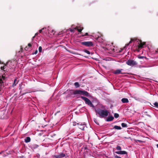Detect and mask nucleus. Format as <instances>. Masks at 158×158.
Here are the masks:
<instances>
[{
  "label": "nucleus",
  "mask_w": 158,
  "mask_h": 158,
  "mask_svg": "<svg viewBox=\"0 0 158 158\" xmlns=\"http://www.w3.org/2000/svg\"><path fill=\"white\" fill-rule=\"evenodd\" d=\"M95 112L99 115L101 118H104L107 117L109 113V112L107 110H103L99 108H95Z\"/></svg>",
  "instance_id": "f03ea898"
},
{
  "label": "nucleus",
  "mask_w": 158,
  "mask_h": 158,
  "mask_svg": "<svg viewBox=\"0 0 158 158\" xmlns=\"http://www.w3.org/2000/svg\"><path fill=\"white\" fill-rule=\"evenodd\" d=\"M35 35H34V36H33L32 37V39H34L35 37Z\"/></svg>",
  "instance_id": "c03bdc74"
},
{
  "label": "nucleus",
  "mask_w": 158,
  "mask_h": 158,
  "mask_svg": "<svg viewBox=\"0 0 158 158\" xmlns=\"http://www.w3.org/2000/svg\"><path fill=\"white\" fill-rule=\"evenodd\" d=\"M18 81L16 79H15L14 80V82L12 85L13 87H14L16 85L18 84Z\"/></svg>",
  "instance_id": "a211bd4d"
},
{
  "label": "nucleus",
  "mask_w": 158,
  "mask_h": 158,
  "mask_svg": "<svg viewBox=\"0 0 158 158\" xmlns=\"http://www.w3.org/2000/svg\"><path fill=\"white\" fill-rule=\"evenodd\" d=\"M156 52H158V49H157V50H156L155 51Z\"/></svg>",
  "instance_id": "79ce46f5"
},
{
  "label": "nucleus",
  "mask_w": 158,
  "mask_h": 158,
  "mask_svg": "<svg viewBox=\"0 0 158 158\" xmlns=\"http://www.w3.org/2000/svg\"><path fill=\"white\" fill-rule=\"evenodd\" d=\"M154 105H151L152 106H154L156 108H158V103L156 102L153 103Z\"/></svg>",
  "instance_id": "aec40b11"
},
{
  "label": "nucleus",
  "mask_w": 158,
  "mask_h": 158,
  "mask_svg": "<svg viewBox=\"0 0 158 158\" xmlns=\"http://www.w3.org/2000/svg\"><path fill=\"white\" fill-rule=\"evenodd\" d=\"M65 156V154L63 153H61L57 155H54L52 156V157L55 158H63Z\"/></svg>",
  "instance_id": "6e6552de"
},
{
  "label": "nucleus",
  "mask_w": 158,
  "mask_h": 158,
  "mask_svg": "<svg viewBox=\"0 0 158 158\" xmlns=\"http://www.w3.org/2000/svg\"><path fill=\"white\" fill-rule=\"evenodd\" d=\"M54 32L53 34H54V32H55L54 31H52V32Z\"/></svg>",
  "instance_id": "49530a36"
},
{
  "label": "nucleus",
  "mask_w": 158,
  "mask_h": 158,
  "mask_svg": "<svg viewBox=\"0 0 158 158\" xmlns=\"http://www.w3.org/2000/svg\"><path fill=\"white\" fill-rule=\"evenodd\" d=\"M140 142V143L143 142V141L142 140H135V142Z\"/></svg>",
  "instance_id": "7c9ffc66"
},
{
  "label": "nucleus",
  "mask_w": 158,
  "mask_h": 158,
  "mask_svg": "<svg viewBox=\"0 0 158 158\" xmlns=\"http://www.w3.org/2000/svg\"><path fill=\"white\" fill-rule=\"evenodd\" d=\"M83 29V28L82 27L81 28V29H77V31L79 32H81V33H82L81 32V31H82V30Z\"/></svg>",
  "instance_id": "bb28decb"
},
{
  "label": "nucleus",
  "mask_w": 158,
  "mask_h": 158,
  "mask_svg": "<svg viewBox=\"0 0 158 158\" xmlns=\"http://www.w3.org/2000/svg\"><path fill=\"white\" fill-rule=\"evenodd\" d=\"M79 27L78 26H77L76 27L74 28V30H77V29H78Z\"/></svg>",
  "instance_id": "f704fd0d"
},
{
  "label": "nucleus",
  "mask_w": 158,
  "mask_h": 158,
  "mask_svg": "<svg viewBox=\"0 0 158 158\" xmlns=\"http://www.w3.org/2000/svg\"><path fill=\"white\" fill-rule=\"evenodd\" d=\"M44 29V28L42 29L39 30V32L41 33L42 32V30Z\"/></svg>",
  "instance_id": "c9c22d12"
},
{
  "label": "nucleus",
  "mask_w": 158,
  "mask_h": 158,
  "mask_svg": "<svg viewBox=\"0 0 158 158\" xmlns=\"http://www.w3.org/2000/svg\"><path fill=\"white\" fill-rule=\"evenodd\" d=\"M114 116L115 118H117L119 117V115L117 113H115L114 114Z\"/></svg>",
  "instance_id": "393cba45"
},
{
  "label": "nucleus",
  "mask_w": 158,
  "mask_h": 158,
  "mask_svg": "<svg viewBox=\"0 0 158 158\" xmlns=\"http://www.w3.org/2000/svg\"><path fill=\"white\" fill-rule=\"evenodd\" d=\"M156 146L157 148H158V144L156 145Z\"/></svg>",
  "instance_id": "a18cd8bd"
},
{
  "label": "nucleus",
  "mask_w": 158,
  "mask_h": 158,
  "mask_svg": "<svg viewBox=\"0 0 158 158\" xmlns=\"http://www.w3.org/2000/svg\"><path fill=\"white\" fill-rule=\"evenodd\" d=\"M138 58L140 59H143V58H146V57H144V56H138Z\"/></svg>",
  "instance_id": "c756f323"
},
{
  "label": "nucleus",
  "mask_w": 158,
  "mask_h": 158,
  "mask_svg": "<svg viewBox=\"0 0 158 158\" xmlns=\"http://www.w3.org/2000/svg\"><path fill=\"white\" fill-rule=\"evenodd\" d=\"M84 51L85 52L87 53L88 54H90V53H91L92 54H93V53H90V52L89 51L87 50H84Z\"/></svg>",
  "instance_id": "b1692460"
},
{
  "label": "nucleus",
  "mask_w": 158,
  "mask_h": 158,
  "mask_svg": "<svg viewBox=\"0 0 158 158\" xmlns=\"http://www.w3.org/2000/svg\"><path fill=\"white\" fill-rule=\"evenodd\" d=\"M136 40V39H135V38H134V39H131V40L129 42V44H126V46H128L129 45V44H131L132 41H135Z\"/></svg>",
  "instance_id": "6ab92c4d"
},
{
  "label": "nucleus",
  "mask_w": 158,
  "mask_h": 158,
  "mask_svg": "<svg viewBox=\"0 0 158 158\" xmlns=\"http://www.w3.org/2000/svg\"><path fill=\"white\" fill-rule=\"evenodd\" d=\"M140 43L137 47V49L138 50V51H139V50L143 47V45H145L146 44L145 42H142L141 40L140 41Z\"/></svg>",
  "instance_id": "1a4fd4ad"
},
{
  "label": "nucleus",
  "mask_w": 158,
  "mask_h": 158,
  "mask_svg": "<svg viewBox=\"0 0 158 158\" xmlns=\"http://www.w3.org/2000/svg\"><path fill=\"white\" fill-rule=\"evenodd\" d=\"M2 111H0V119H1V118H2Z\"/></svg>",
  "instance_id": "cd10ccee"
},
{
  "label": "nucleus",
  "mask_w": 158,
  "mask_h": 158,
  "mask_svg": "<svg viewBox=\"0 0 158 158\" xmlns=\"http://www.w3.org/2000/svg\"><path fill=\"white\" fill-rule=\"evenodd\" d=\"M114 119V117L111 116H109L106 119V121L107 122L111 121L113 120Z\"/></svg>",
  "instance_id": "4468645a"
},
{
  "label": "nucleus",
  "mask_w": 158,
  "mask_h": 158,
  "mask_svg": "<svg viewBox=\"0 0 158 158\" xmlns=\"http://www.w3.org/2000/svg\"><path fill=\"white\" fill-rule=\"evenodd\" d=\"M88 35V33H85V34H84V35H81V36L82 37H84V36H86V35Z\"/></svg>",
  "instance_id": "2f4dec72"
},
{
  "label": "nucleus",
  "mask_w": 158,
  "mask_h": 158,
  "mask_svg": "<svg viewBox=\"0 0 158 158\" xmlns=\"http://www.w3.org/2000/svg\"><path fill=\"white\" fill-rule=\"evenodd\" d=\"M147 115L148 116V117H151V116L150 115H148V114H147Z\"/></svg>",
  "instance_id": "37998d69"
},
{
  "label": "nucleus",
  "mask_w": 158,
  "mask_h": 158,
  "mask_svg": "<svg viewBox=\"0 0 158 158\" xmlns=\"http://www.w3.org/2000/svg\"><path fill=\"white\" fill-rule=\"evenodd\" d=\"M156 82H158V81H156Z\"/></svg>",
  "instance_id": "de8ad7c7"
},
{
  "label": "nucleus",
  "mask_w": 158,
  "mask_h": 158,
  "mask_svg": "<svg viewBox=\"0 0 158 158\" xmlns=\"http://www.w3.org/2000/svg\"><path fill=\"white\" fill-rule=\"evenodd\" d=\"M38 53V50H36L34 52L32 53V55L34 54H36Z\"/></svg>",
  "instance_id": "473e14b6"
},
{
  "label": "nucleus",
  "mask_w": 158,
  "mask_h": 158,
  "mask_svg": "<svg viewBox=\"0 0 158 158\" xmlns=\"http://www.w3.org/2000/svg\"><path fill=\"white\" fill-rule=\"evenodd\" d=\"M121 126L123 127H127V124L125 123H122Z\"/></svg>",
  "instance_id": "4be33fe9"
},
{
  "label": "nucleus",
  "mask_w": 158,
  "mask_h": 158,
  "mask_svg": "<svg viewBox=\"0 0 158 158\" xmlns=\"http://www.w3.org/2000/svg\"><path fill=\"white\" fill-rule=\"evenodd\" d=\"M116 148L118 150H121V147L118 145H117V146Z\"/></svg>",
  "instance_id": "a878e982"
},
{
  "label": "nucleus",
  "mask_w": 158,
  "mask_h": 158,
  "mask_svg": "<svg viewBox=\"0 0 158 158\" xmlns=\"http://www.w3.org/2000/svg\"><path fill=\"white\" fill-rule=\"evenodd\" d=\"M115 158H121V157L118 156H115Z\"/></svg>",
  "instance_id": "e433bc0d"
},
{
  "label": "nucleus",
  "mask_w": 158,
  "mask_h": 158,
  "mask_svg": "<svg viewBox=\"0 0 158 158\" xmlns=\"http://www.w3.org/2000/svg\"><path fill=\"white\" fill-rule=\"evenodd\" d=\"M123 70V69H117L115 71H114L113 73L115 74H126V73H125L122 72V71Z\"/></svg>",
  "instance_id": "9b49d317"
},
{
  "label": "nucleus",
  "mask_w": 158,
  "mask_h": 158,
  "mask_svg": "<svg viewBox=\"0 0 158 158\" xmlns=\"http://www.w3.org/2000/svg\"><path fill=\"white\" fill-rule=\"evenodd\" d=\"M38 34V33H36L35 34V36L36 35H37Z\"/></svg>",
  "instance_id": "ea45409f"
},
{
  "label": "nucleus",
  "mask_w": 158,
  "mask_h": 158,
  "mask_svg": "<svg viewBox=\"0 0 158 158\" xmlns=\"http://www.w3.org/2000/svg\"><path fill=\"white\" fill-rule=\"evenodd\" d=\"M115 153L118 154H127V153L125 151H119L115 152Z\"/></svg>",
  "instance_id": "ddd939ff"
},
{
  "label": "nucleus",
  "mask_w": 158,
  "mask_h": 158,
  "mask_svg": "<svg viewBox=\"0 0 158 158\" xmlns=\"http://www.w3.org/2000/svg\"><path fill=\"white\" fill-rule=\"evenodd\" d=\"M77 90H70L69 91V95L70 97H73V95L77 94L76 92H77Z\"/></svg>",
  "instance_id": "9d476101"
},
{
  "label": "nucleus",
  "mask_w": 158,
  "mask_h": 158,
  "mask_svg": "<svg viewBox=\"0 0 158 158\" xmlns=\"http://www.w3.org/2000/svg\"><path fill=\"white\" fill-rule=\"evenodd\" d=\"M8 77V76L6 72H2L0 74V91H1L2 89L7 85L6 81Z\"/></svg>",
  "instance_id": "f257e3e1"
},
{
  "label": "nucleus",
  "mask_w": 158,
  "mask_h": 158,
  "mask_svg": "<svg viewBox=\"0 0 158 158\" xmlns=\"http://www.w3.org/2000/svg\"><path fill=\"white\" fill-rule=\"evenodd\" d=\"M76 93L77 94L84 95L86 96H88L89 95V94L87 92L84 90H77Z\"/></svg>",
  "instance_id": "39448f33"
},
{
  "label": "nucleus",
  "mask_w": 158,
  "mask_h": 158,
  "mask_svg": "<svg viewBox=\"0 0 158 158\" xmlns=\"http://www.w3.org/2000/svg\"><path fill=\"white\" fill-rule=\"evenodd\" d=\"M81 98L85 101L86 104H87L91 107L93 108L95 107L91 101L88 98L82 96L81 97Z\"/></svg>",
  "instance_id": "7ed1b4c3"
},
{
  "label": "nucleus",
  "mask_w": 158,
  "mask_h": 158,
  "mask_svg": "<svg viewBox=\"0 0 158 158\" xmlns=\"http://www.w3.org/2000/svg\"><path fill=\"white\" fill-rule=\"evenodd\" d=\"M9 62H7L6 64H4V66L1 67V69L2 70V72H7L9 71V69L7 68V67L8 65Z\"/></svg>",
  "instance_id": "423d86ee"
},
{
  "label": "nucleus",
  "mask_w": 158,
  "mask_h": 158,
  "mask_svg": "<svg viewBox=\"0 0 158 158\" xmlns=\"http://www.w3.org/2000/svg\"><path fill=\"white\" fill-rule=\"evenodd\" d=\"M77 124V123L76 122H75L73 123V126H76Z\"/></svg>",
  "instance_id": "4c0bfd02"
},
{
  "label": "nucleus",
  "mask_w": 158,
  "mask_h": 158,
  "mask_svg": "<svg viewBox=\"0 0 158 158\" xmlns=\"http://www.w3.org/2000/svg\"><path fill=\"white\" fill-rule=\"evenodd\" d=\"M74 85L76 88H78L80 86V84L78 82H76L74 83Z\"/></svg>",
  "instance_id": "412c9836"
},
{
  "label": "nucleus",
  "mask_w": 158,
  "mask_h": 158,
  "mask_svg": "<svg viewBox=\"0 0 158 158\" xmlns=\"http://www.w3.org/2000/svg\"><path fill=\"white\" fill-rule=\"evenodd\" d=\"M126 64L129 66H133L136 65L137 63L133 60H129L126 62Z\"/></svg>",
  "instance_id": "0eeeda50"
},
{
  "label": "nucleus",
  "mask_w": 158,
  "mask_h": 158,
  "mask_svg": "<svg viewBox=\"0 0 158 158\" xmlns=\"http://www.w3.org/2000/svg\"><path fill=\"white\" fill-rule=\"evenodd\" d=\"M39 52H41L42 51V48L41 46H40L39 48Z\"/></svg>",
  "instance_id": "c85d7f7f"
},
{
  "label": "nucleus",
  "mask_w": 158,
  "mask_h": 158,
  "mask_svg": "<svg viewBox=\"0 0 158 158\" xmlns=\"http://www.w3.org/2000/svg\"><path fill=\"white\" fill-rule=\"evenodd\" d=\"M81 44L88 47H91L94 45V44L91 41H84L81 42Z\"/></svg>",
  "instance_id": "20e7f679"
},
{
  "label": "nucleus",
  "mask_w": 158,
  "mask_h": 158,
  "mask_svg": "<svg viewBox=\"0 0 158 158\" xmlns=\"http://www.w3.org/2000/svg\"><path fill=\"white\" fill-rule=\"evenodd\" d=\"M114 128L117 130H120L121 129L120 127L117 125L114 126Z\"/></svg>",
  "instance_id": "5701e85b"
},
{
  "label": "nucleus",
  "mask_w": 158,
  "mask_h": 158,
  "mask_svg": "<svg viewBox=\"0 0 158 158\" xmlns=\"http://www.w3.org/2000/svg\"><path fill=\"white\" fill-rule=\"evenodd\" d=\"M121 101L123 103H128L129 102V100L127 98H123L122 99Z\"/></svg>",
  "instance_id": "dca6fc26"
},
{
  "label": "nucleus",
  "mask_w": 158,
  "mask_h": 158,
  "mask_svg": "<svg viewBox=\"0 0 158 158\" xmlns=\"http://www.w3.org/2000/svg\"><path fill=\"white\" fill-rule=\"evenodd\" d=\"M84 149L85 150H86L88 148L86 146L85 147H84Z\"/></svg>",
  "instance_id": "58836bf2"
},
{
  "label": "nucleus",
  "mask_w": 158,
  "mask_h": 158,
  "mask_svg": "<svg viewBox=\"0 0 158 158\" xmlns=\"http://www.w3.org/2000/svg\"><path fill=\"white\" fill-rule=\"evenodd\" d=\"M30 141L31 138L29 137H26L24 140V141L26 143L29 142H30Z\"/></svg>",
  "instance_id": "f3484780"
},
{
  "label": "nucleus",
  "mask_w": 158,
  "mask_h": 158,
  "mask_svg": "<svg viewBox=\"0 0 158 158\" xmlns=\"http://www.w3.org/2000/svg\"><path fill=\"white\" fill-rule=\"evenodd\" d=\"M0 64H3L4 63H3V62H1V61H0Z\"/></svg>",
  "instance_id": "a19ab883"
},
{
  "label": "nucleus",
  "mask_w": 158,
  "mask_h": 158,
  "mask_svg": "<svg viewBox=\"0 0 158 158\" xmlns=\"http://www.w3.org/2000/svg\"><path fill=\"white\" fill-rule=\"evenodd\" d=\"M77 125H78V127L79 128L82 130H84V128L85 127L84 124L82 125L81 124H80V123H77Z\"/></svg>",
  "instance_id": "f8f14e48"
},
{
  "label": "nucleus",
  "mask_w": 158,
  "mask_h": 158,
  "mask_svg": "<svg viewBox=\"0 0 158 158\" xmlns=\"http://www.w3.org/2000/svg\"><path fill=\"white\" fill-rule=\"evenodd\" d=\"M69 31L71 32H74V29H69Z\"/></svg>",
  "instance_id": "72a5a7b5"
},
{
  "label": "nucleus",
  "mask_w": 158,
  "mask_h": 158,
  "mask_svg": "<svg viewBox=\"0 0 158 158\" xmlns=\"http://www.w3.org/2000/svg\"><path fill=\"white\" fill-rule=\"evenodd\" d=\"M32 45L31 44L29 43L28 44V46H26L25 48V50L26 51H27L29 49H31V48Z\"/></svg>",
  "instance_id": "2eb2a0df"
}]
</instances>
